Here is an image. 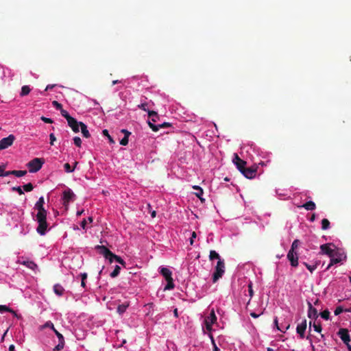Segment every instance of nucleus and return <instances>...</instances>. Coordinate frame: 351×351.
<instances>
[{
  "instance_id": "obj_11",
  "label": "nucleus",
  "mask_w": 351,
  "mask_h": 351,
  "mask_svg": "<svg viewBox=\"0 0 351 351\" xmlns=\"http://www.w3.org/2000/svg\"><path fill=\"white\" fill-rule=\"evenodd\" d=\"M245 178L248 179L254 178L256 175V170L253 168L244 167L242 171H240Z\"/></svg>"
},
{
  "instance_id": "obj_29",
  "label": "nucleus",
  "mask_w": 351,
  "mask_h": 351,
  "mask_svg": "<svg viewBox=\"0 0 351 351\" xmlns=\"http://www.w3.org/2000/svg\"><path fill=\"white\" fill-rule=\"evenodd\" d=\"M111 260H112V262L114 261H115L116 262L119 263V264H121L123 266L125 265V262L120 256H119L114 254H112V256L111 257Z\"/></svg>"
},
{
  "instance_id": "obj_1",
  "label": "nucleus",
  "mask_w": 351,
  "mask_h": 351,
  "mask_svg": "<svg viewBox=\"0 0 351 351\" xmlns=\"http://www.w3.org/2000/svg\"><path fill=\"white\" fill-rule=\"evenodd\" d=\"M47 211L38 212L36 214V221L38 226L36 228L37 232L40 235H45L48 227L47 222Z\"/></svg>"
},
{
  "instance_id": "obj_25",
  "label": "nucleus",
  "mask_w": 351,
  "mask_h": 351,
  "mask_svg": "<svg viewBox=\"0 0 351 351\" xmlns=\"http://www.w3.org/2000/svg\"><path fill=\"white\" fill-rule=\"evenodd\" d=\"M129 306V303L126 302L122 304H119L117 307V313L120 315L125 312L127 308Z\"/></svg>"
},
{
  "instance_id": "obj_43",
  "label": "nucleus",
  "mask_w": 351,
  "mask_h": 351,
  "mask_svg": "<svg viewBox=\"0 0 351 351\" xmlns=\"http://www.w3.org/2000/svg\"><path fill=\"white\" fill-rule=\"evenodd\" d=\"M313 326L315 331H316L317 332H322V326L320 324H316L315 322H314L313 324Z\"/></svg>"
},
{
  "instance_id": "obj_52",
  "label": "nucleus",
  "mask_w": 351,
  "mask_h": 351,
  "mask_svg": "<svg viewBox=\"0 0 351 351\" xmlns=\"http://www.w3.org/2000/svg\"><path fill=\"white\" fill-rule=\"evenodd\" d=\"M40 119L47 123H53V120L51 119L47 118L45 117H41Z\"/></svg>"
},
{
  "instance_id": "obj_51",
  "label": "nucleus",
  "mask_w": 351,
  "mask_h": 351,
  "mask_svg": "<svg viewBox=\"0 0 351 351\" xmlns=\"http://www.w3.org/2000/svg\"><path fill=\"white\" fill-rule=\"evenodd\" d=\"M147 106V103H143V104H141L139 105H138V108L147 112L148 110L146 108Z\"/></svg>"
},
{
  "instance_id": "obj_56",
  "label": "nucleus",
  "mask_w": 351,
  "mask_h": 351,
  "mask_svg": "<svg viewBox=\"0 0 351 351\" xmlns=\"http://www.w3.org/2000/svg\"><path fill=\"white\" fill-rule=\"evenodd\" d=\"M10 175H13V171H4V173L1 174V176H8Z\"/></svg>"
},
{
  "instance_id": "obj_6",
  "label": "nucleus",
  "mask_w": 351,
  "mask_h": 351,
  "mask_svg": "<svg viewBox=\"0 0 351 351\" xmlns=\"http://www.w3.org/2000/svg\"><path fill=\"white\" fill-rule=\"evenodd\" d=\"M75 197V195L71 189H67L64 191L62 193V201L63 205L67 206L71 201H73Z\"/></svg>"
},
{
  "instance_id": "obj_31",
  "label": "nucleus",
  "mask_w": 351,
  "mask_h": 351,
  "mask_svg": "<svg viewBox=\"0 0 351 351\" xmlns=\"http://www.w3.org/2000/svg\"><path fill=\"white\" fill-rule=\"evenodd\" d=\"M330 221L327 219H323L322 220V229L323 230H328L330 228Z\"/></svg>"
},
{
  "instance_id": "obj_4",
  "label": "nucleus",
  "mask_w": 351,
  "mask_h": 351,
  "mask_svg": "<svg viewBox=\"0 0 351 351\" xmlns=\"http://www.w3.org/2000/svg\"><path fill=\"white\" fill-rule=\"evenodd\" d=\"M45 160L43 158H35L33 160H30L27 163V167H29V171L31 173H36L38 171L43 167Z\"/></svg>"
},
{
  "instance_id": "obj_42",
  "label": "nucleus",
  "mask_w": 351,
  "mask_h": 351,
  "mask_svg": "<svg viewBox=\"0 0 351 351\" xmlns=\"http://www.w3.org/2000/svg\"><path fill=\"white\" fill-rule=\"evenodd\" d=\"M300 243V241L298 239H295L293 241L291 245V250L294 251L296 248H298Z\"/></svg>"
},
{
  "instance_id": "obj_61",
  "label": "nucleus",
  "mask_w": 351,
  "mask_h": 351,
  "mask_svg": "<svg viewBox=\"0 0 351 351\" xmlns=\"http://www.w3.org/2000/svg\"><path fill=\"white\" fill-rule=\"evenodd\" d=\"M158 119H159V116L158 115V118H155L154 117H153L152 118H151V121H149L152 122V123H154L157 122Z\"/></svg>"
},
{
  "instance_id": "obj_15",
  "label": "nucleus",
  "mask_w": 351,
  "mask_h": 351,
  "mask_svg": "<svg viewBox=\"0 0 351 351\" xmlns=\"http://www.w3.org/2000/svg\"><path fill=\"white\" fill-rule=\"evenodd\" d=\"M217 317L215 315L214 311H213L210 313V316L205 319V325L206 328L208 330H210L212 328V324L216 322Z\"/></svg>"
},
{
  "instance_id": "obj_36",
  "label": "nucleus",
  "mask_w": 351,
  "mask_h": 351,
  "mask_svg": "<svg viewBox=\"0 0 351 351\" xmlns=\"http://www.w3.org/2000/svg\"><path fill=\"white\" fill-rule=\"evenodd\" d=\"M60 114L62 117H64L66 121H68L69 119H70L72 117L69 114V112L64 110L62 108L60 110Z\"/></svg>"
},
{
  "instance_id": "obj_58",
  "label": "nucleus",
  "mask_w": 351,
  "mask_h": 351,
  "mask_svg": "<svg viewBox=\"0 0 351 351\" xmlns=\"http://www.w3.org/2000/svg\"><path fill=\"white\" fill-rule=\"evenodd\" d=\"M5 169V165L2 164L0 165V176H1V174L4 173Z\"/></svg>"
},
{
  "instance_id": "obj_26",
  "label": "nucleus",
  "mask_w": 351,
  "mask_h": 351,
  "mask_svg": "<svg viewBox=\"0 0 351 351\" xmlns=\"http://www.w3.org/2000/svg\"><path fill=\"white\" fill-rule=\"evenodd\" d=\"M0 312L1 313L10 312V313H12L14 316H17L16 313L14 310L8 307L5 305H0Z\"/></svg>"
},
{
  "instance_id": "obj_22",
  "label": "nucleus",
  "mask_w": 351,
  "mask_h": 351,
  "mask_svg": "<svg viewBox=\"0 0 351 351\" xmlns=\"http://www.w3.org/2000/svg\"><path fill=\"white\" fill-rule=\"evenodd\" d=\"M300 207L305 208L306 210H313L315 209V204L313 201H308Z\"/></svg>"
},
{
  "instance_id": "obj_48",
  "label": "nucleus",
  "mask_w": 351,
  "mask_h": 351,
  "mask_svg": "<svg viewBox=\"0 0 351 351\" xmlns=\"http://www.w3.org/2000/svg\"><path fill=\"white\" fill-rule=\"evenodd\" d=\"M52 105L53 107H55L57 110H60L62 108V106L61 104L58 102L57 101H52Z\"/></svg>"
},
{
  "instance_id": "obj_20",
  "label": "nucleus",
  "mask_w": 351,
  "mask_h": 351,
  "mask_svg": "<svg viewBox=\"0 0 351 351\" xmlns=\"http://www.w3.org/2000/svg\"><path fill=\"white\" fill-rule=\"evenodd\" d=\"M45 200L43 197H40L37 202L35 204L34 208L38 210V212H43L47 211L44 208Z\"/></svg>"
},
{
  "instance_id": "obj_53",
  "label": "nucleus",
  "mask_w": 351,
  "mask_h": 351,
  "mask_svg": "<svg viewBox=\"0 0 351 351\" xmlns=\"http://www.w3.org/2000/svg\"><path fill=\"white\" fill-rule=\"evenodd\" d=\"M49 139H50V144L51 145H53L54 141H56V138L55 135L53 133L49 134Z\"/></svg>"
},
{
  "instance_id": "obj_49",
  "label": "nucleus",
  "mask_w": 351,
  "mask_h": 351,
  "mask_svg": "<svg viewBox=\"0 0 351 351\" xmlns=\"http://www.w3.org/2000/svg\"><path fill=\"white\" fill-rule=\"evenodd\" d=\"M128 138L129 136H124L121 141L120 144L121 145H127L128 144Z\"/></svg>"
},
{
  "instance_id": "obj_46",
  "label": "nucleus",
  "mask_w": 351,
  "mask_h": 351,
  "mask_svg": "<svg viewBox=\"0 0 351 351\" xmlns=\"http://www.w3.org/2000/svg\"><path fill=\"white\" fill-rule=\"evenodd\" d=\"M12 190L13 191H16L19 195H23L24 193L21 186H14Z\"/></svg>"
},
{
  "instance_id": "obj_33",
  "label": "nucleus",
  "mask_w": 351,
  "mask_h": 351,
  "mask_svg": "<svg viewBox=\"0 0 351 351\" xmlns=\"http://www.w3.org/2000/svg\"><path fill=\"white\" fill-rule=\"evenodd\" d=\"M121 267L119 265H116L114 270L110 273V276L111 278L117 277L120 273Z\"/></svg>"
},
{
  "instance_id": "obj_30",
  "label": "nucleus",
  "mask_w": 351,
  "mask_h": 351,
  "mask_svg": "<svg viewBox=\"0 0 351 351\" xmlns=\"http://www.w3.org/2000/svg\"><path fill=\"white\" fill-rule=\"evenodd\" d=\"M209 259L210 261H213V259H218V261H219V259L221 258H220L219 254L216 251L210 250L209 254Z\"/></svg>"
},
{
  "instance_id": "obj_28",
  "label": "nucleus",
  "mask_w": 351,
  "mask_h": 351,
  "mask_svg": "<svg viewBox=\"0 0 351 351\" xmlns=\"http://www.w3.org/2000/svg\"><path fill=\"white\" fill-rule=\"evenodd\" d=\"M111 260H112V262L114 261H115L116 262L119 263V264H121L123 266L125 265V262L120 256H119L114 254H112V256L111 257Z\"/></svg>"
},
{
  "instance_id": "obj_16",
  "label": "nucleus",
  "mask_w": 351,
  "mask_h": 351,
  "mask_svg": "<svg viewBox=\"0 0 351 351\" xmlns=\"http://www.w3.org/2000/svg\"><path fill=\"white\" fill-rule=\"evenodd\" d=\"M306 329V320L304 319L302 322L297 326L296 331L299 334L300 338L304 337V332Z\"/></svg>"
},
{
  "instance_id": "obj_18",
  "label": "nucleus",
  "mask_w": 351,
  "mask_h": 351,
  "mask_svg": "<svg viewBox=\"0 0 351 351\" xmlns=\"http://www.w3.org/2000/svg\"><path fill=\"white\" fill-rule=\"evenodd\" d=\"M308 317L310 319H316L318 317V313H317V309L315 308H314L313 306V305L311 304V303H310V302L308 303Z\"/></svg>"
},
{
  "instance_id": "obj_3",
  "label": "nucleus",
  "mask_w": 351,
  "mask_h": 351,
  "mask_svg": "<svg viewBox=\"0 0 351 351\" xmlns=\"http://www.w3.org/2000/svg\"><path fill=\"white\" fill-rule=\"evenodd\" d=\"M160 273L161 275L164 276L167 283L165 287V290H171L174 288L173 280L172 278V272L166 267L160 268Z\"/></svg>"
},
{
  "instance_id": "obj_55",
  "label": "nucleus",
  "mask_w": 351,
  "mask_h": 351,
  "mask_svg": "<svg viewBox=\"0 0 351 351\" xmlns=\"http://www.w3.org/2000/svg\"><path fill=\"white\" fill-rule=\"evenodd\" d=\"M121 132L124 134V136H130V135L131 134V132L125 129L121 130Z\"/></svg>"
},
{
  "instance_id": "obj_13",
  "label": "nucleus",
  "mask_w": 351,
  "mask_h": 351,
  "mask_svg": "<svg viewBox=\"0 0 351 351\" xmlns=\"http://www.w3.org/2000/svg\"><path fill=\"white\" fill-rule=\"evenodd\" d=\"M331 243H326L323 244L320 246L321 252L324 254L328 255L330 258L334 256V251L332 250L330 246Z\"/></svg>"
},
{
  "instance_id": "obj_9",
  "label": "nucleus",
  "mask_w": 351,
  "mask_h": 351,
  "mask_svg": "<svg viewBox=\"0 0 351 351\" xmlns=\"http://www.w3.org/2000/svg\"><path fill=\"white\" fill-rule=\"evenodd\" d=\"M53 331L56 335L57 337L58 338V341H59L58 344L56 346H55V348H53V351H60L62 349H63V348L64 346V337L56 328Z\"/></svg>"
},
{
  "instance_id": "obj_23",
  "label": "nucleus",
  "mask_w": 351,
  "mask_h": 351,
  "mask_svg": "<svg viewBox=\"0 0 351 351\" xmlns=\"http://www.w3.org/2000/svg\"><path fill=\"white\" fill-rule=\"evenodd\" d=\"M80 128H81L82 134H83L84 137L89 138L90 136V134L87 129L86 125H85L84 123H81Z\"/></svg>"
},
{
  "instance_id": "obj_38",
  "label": "nucleus",
  "mask_w": 351,
  "mask_h": 351,
  "mask_svg": "<svg viewBox=\"0 0 351 351\" xmlns=\"http://www.w3.org/2000/svg\"><path fill=\"white\" fill-rule=\"evenodd\" d=\"M23 190L26 192L32 191L34 189V186L32 183H28L23 186Z\"/></svg>"
},
{
  "instance_id": "obj_5",
  "label": "nucleus",
  "mask_w": 351,
  "mask_h": 351,
  "mask_svg": "<svg viewBox=\"0 0 351 351\" xmlns=\"http://www.w3.org/2000/svg\"><path fill=\"white\" fill-rule=\"evenodd\" d=\"M337 335L342 340V341L346 345L348 349H350V336L349 331L347 328H340L337 332Z\"/></svg>"
},
{
  "instance_id": "obj_45",
  "label": "nucleus",
  "mask_w": 351,
  "mask_h": 351,
  "mask_svg": "<svg viewBox=\"0 0 351 351\" xmlns=\"http://www.w3.org/2000/svg\"><path fill=\"white\" fill-rule=\"evenodd\" d=\"M304 265L306 266V267L312 273L316 268H317V264L314 265H308L306 263H304Z\"/></svg>"
},
{
  "instance_id": "obj_62",
  "label": "nucleus",
  "mask_w": 351,
  "mask_h": 351,
  "mask_svg": "<svg viewBox=\"0 0 351 351\" xmlns=\"http://www.w3.org/2000/svg\"><path fill=\"white\" fill-rule=\"evenodd\" d=\"M261 314H263V312H262V313H261L260 314H256V313H254V312H253V313H250V315H251L252 317H254V318H256V317H258L260 315H261Z\"/></svg>"
},
{
  "instance_id": "obj_39",
  "label": "nucleus",
  "mask_w": 351,
  "mask_h": 351,
  "mask_svg": "<svg viewBox=\"0 0 351 351\" xmlns=\"http://www.w3.org/2000/svg\"><path fill=\"white\" fill-rule=\"evenodd\" d=\"M341 261L342 259L341 257L334 258V256H332L330 258V265L339 263L341 262Z\"/></svg>"
},
{
  "instance_id": "obj_41",
  "label": "nucleus",
  "mask_w": 351,
  "mask_h": 351,
  "mask_svg": "<svg viewBox=\"0 0 351 351\" xmlns=\"http://www.w3.org/2000/svg\"><path fill=\"white\" fill-rule=\"evenodd\" d=\"M73 142H74V144L77 146V147H81V145H82V140L81 138L79 137V136H75L73 138Z\"/></svg>"
},
{
  "instance_id": "obj_44",
  "label": "nucleus",
  "mask_w": 351,
  "mask_h": 351,
  "mask_svg": "<svg viewBox=\"0 0 351 351\" xmlns=\"http://www.w3.org/2000/svg\"><path fill=\"white\" fill-rule=\"evenodd\" d=\"M64 168L66 172L71 173L74 171V168H71V165L69 163H65L64 165Z\"/></svg>"
},
{
  "instance_id": "obj_63",
  "label": "nucleus",
  "mask_w": 351,
  "mask_h": 351,
  "mask_svg": "<svg viewBox=\"0 0 351 351\" xmlns=\"http://www.w3.org/2000/svg\"><path fill=\"white\" fill-rule=\"evenodd\" d=\"M212 341L214 345L213 351H219L220 350H219V348H217V346L215 343L213 339H212Z\"/></svg>"
},
{
  "instance_id": "obj_2",
  "label": "nucleus",
  "mask_w": 351,
  "mask_h": 351,
  "mask_svg": "<svg viewBox=\"0 0 351 351\" xmlns=\"http://www.w3.org/2000/svg\"><path fill=\"white\" fill-rule=\"evenodd\" d=\"M225 273V263L223 259H219L217 261V265L215 267V271L213 274V282L215 283L219 278H221Z\"/></svg>"
},
{
  "instance_id": "obj_64",
  "label": "nucleus",
  "mask_w": 351,
  "mask_h": 351,
  "mask_svg": "<svg viewBox=\"0 0 351 351\" xmlns=\"http://www.w3.org/2000/svg\"><path fill=\"white\" fill-rule=\"evenodd\" d=\"M9 351H15V347L14 345H10L9 346Z\"/></svg>"
},
{
  "instance_id": "obj_32",
  "label": "nucleus",
  "mask_w": 351,
  "mask_h": 351,
  "mask_svg": "<svg viewBox=\"0 0 351 351\" xmlns=\"http://www.w3.org/2000/svg\"><path fill=\"white\" fill-rule=\"evenodd\" d=\"M274 323H275V324H276V327H277L278 330H279L280 331L283 332H285V331H286V330L289 328V324H287V325H286V326H282H282L280 327V326H278V320H277V319H276V318L274 319Z\"/></svg>"
},
{
  "instance_id": "obj_17",
  "label": "nucleus",
  "mask_w": 351,
  "mask_h": 351,
  "mask_svg": "<svg viewBox=\"0 0 351 351\" xmlns=\"http://www.w3.org/2000/svg\"><path fill=\"white\" fill-rule=\"evenodd\" d=\"M148 125L154 132H157L160 128H168L171 126V124L167 122H164L161 124L155 125L150 121H148Z\"/></svg>"
},
{
  "instance_id": "obj_24",
  "label": "nucleus",
  "mask_w": 351,
  "mask_h": 351,
  "mask_svg": "<svg viewBox=\"0 0 351 351\" xmlns=\"http://www.w3.org/2000/svg\"><path fill=\"white\" fill-rule=\"evenodd\" d=\"M193 188L197 191V192L195 193V195L199 198V199L203 202L204 199L202 198V195H203V189L199 186H193Z\"/></svg>"
},
{
  "instance_id": "obj_34",
  "label": "nucleus",
  "mask_w": 351,
  "mask_h": 351,
  "mask_svg": "<svg viewBox=\"0 0 351 351\" xmlns=\"http://www.w3.org/2000/svg\"><path fill=\"white\" fill-rule=\"evenodd\" d=\"M27 171L25 170H13V175L16 177H22L26 175Z\"/></svg>"
},
{
  "instance_id": "obj_60",
  "label": "nucleus",
  "mask_w": 351,
  "mask_h": 351,
  "mask_svg": "<svg viewBox=\"0 0 351 351\" xmlns=\"http://www.w3.org/2000/svg\"><path fill=\"white\" fill-rule=\"evenodd\" d=\"M56 86V84H49L47 86L46 88H45V90H51L52 88H53L54 87Z\"/></svg>"
},
{
  "instance_id": "obj_8",
  "label": "nucleus",
  "mask_w": 351,
  "mask_h": 351,
  "mask_svg": "<svg viewBox=\"0 0 351 351\" xmlns=\"http://www.w3.org/2000/svg\"><path fill=\"white\" fill-rule=\"evenodd\" d=\"M15 140V136L13 134H10L8 137L3 138L0 141V150L8 148L11 146L14 141Z\"/></svg>"
},
{
  "instance_id": "obj_35",
  "label": "nucleus",
  "mask_w": 351,
  "mask_h": 351,
  "mask_svg": "<svg viewBox=\"0 0 351 351\" xmlns=\"http://www.w3.org/2000/svg\"><path fill=\"white\" fill-rule=\"evenodd\" d=\"M343 311H344L343 308L341 306H338L336 307L334 313H335V315H339V314H341ZM345 311L351 312V310L346 309Z\"/></svg>"
},
{
  "instance_id": "obj_27",
  "label": "nucleus",
  "mask_w": 351,
  "mask_h": 351,
  "mask_svg": "<svg viewBox=\"0 0 351 351\" xmlns=\"http://www.w3.org/2000/svg\"><path fill=\"white\" fill-rule=\"evenodd\" d=\"M31 91V88L29 86L25 85L22 86L21 91L20 93L21 97H24L27 95Z\"/></svg>"
},
{
  "instance_id": "obj_40",
  "label": "nucleus",
  "mask_w": 351,
  "mask_h": 351,
  "mask_svg": "<svg viewBox=\"0 0 351 351\" xmlns=\"http://www.w3.org/2000/svg\"><path fill=\"white\" fill-rule=\"evenodd\" d=\"M103 134L106 136H107V138H108L109 140V142L111 144H114V141L112 139V138L110 136V135L108 133V131L107 130H104L103 132H102Z\"/></svg>"
},
{
  "instance_id": "obj_7",
  "label": "nucleus",
  "mask_w": 351,
  "mask_h": 351,
  "mask_svg": "<svg viewBox=\"0 0 351 351\" xmlns=\"http://www.w3.org/2000/svg\"><path fill=\"white\" fill-rule=\"evenodd\" d=\"M95 249L98 251L100 254H102L110 263H112L111 257L113 253L104 245H97Z\"/></svg>"
},
{
  "instance_id": "obj_21",
  "label": "nucleus",
  "mask_w": 351,
  "mask_h": 351,
  "mask_svg": "<svg viewBox=\"0 0 351 351\" xmlns=\"http://www.w3.org/2000/svg\"><path fill=\"white\" fill-rule=\"evenodd\" d=\"M53 291L57 295L61 296L63 295V293L64 292V289L63 288V287L62 285H60L59 284H56L53 286Z\"/></svg>"
},
{
  "instance_id": "obj_57",
  "label": "nucleus",
  "mask_w": 351,
  "mask_h": 351,
  "mask_svg": "<svg viewBox=\"0 0 351 351\" xmlns=\"http://www.w3.org/2000/svg\"><path fill=\"white\" fill-rule=\"evenodd\" d=\"M86 224H87V221L86 219H84L82 222H81V227L83 228V229H86Z\"/></svg>"
},
{
  "instance_id": "obj_12",
  "label": "nucleus",
  "mask_w": 351,
  "mask_h": 351,
  "mask_svg": "<svg viewBox=\"0 0 351 351\" xmlns=\"http://www.w3.org/2000/svg\"><path fill=\"white\" fill-rule=\"evenodd\" d=\"M287 258L290 261L291 266L296 267L298 265V256L294 251L291 250L289 251Z\"/></svg>"
},
{
  "instance_id": "obj_59",
  "label": "nucleus",
  "mask_w": 351,
  "mask_h": 351,
  "mask_svg": "<svg viewBox=\"0 0 351 351\" xmlns=\"http://www.w3.org/2000/svg\"><path fill=\"white\" fill-rule=\"evenodd\" d=\"M80 276L82 278V280H85L86 281L88 275H87L86 273H82V274H80Z\"/></svg>"
},
{
  "instance_id": "obj_50",
  "label": "nucleus",
  "mask_w": 351,
  "mask_h": 351,
  "mask_svg": "<svg viewBox=\"0 0 351 351\" xmlns=\"http://www.w3.org/2000/svg\"><path fill=\"white\" fill-rule=\"evenodd\" d=\"M44 328H50L53 330L55 329L53 324L50 321L47 322L45 325L43 326Z\"/></svg>"
},
{
  "instance_id": "obj_54",
  "label": "nucleus",
  "mask_w": 351,
  "mask_h": 351,
  "mask_svg": "<svg viewBox=\"0 0 351 351\" xmlns=\"http://www.w3.org/2000/svg\"><path fill=\"white\" fill-rule=\"evenodd\" d=\"M197 237V234H196V232H193L192 234H191V239H190V243L191 245H193V241H194V239H195Z\"/></svg>"
},
{
  "instance_id": "obj_47",
  "label": "nucleus",
  "mask_w": 351,
  "mask_h": 351,
  "mask_svg": "<svg viewBox=\"0 0 351 351\" xmlns=\"http://www.w3.org/2000/svg\"><path fill=\"white\" fill-rule=\"evenodd\" d=\"M148 116L149 118H152L154 117L155 118H158V113L154 110H147Z\"/></svg>"
},
{
  "instance_id": "obj_19",
  "label": "nucleus",
  "mask_w": 351,
  "mask_h": 351,
  "mask_svg": "<svg viewBox=\"0 0 351 351\" xmlns=\"http://www.w3.org/2000/svg\"><path fill=\"white\" fill-rule=\"evenodd\" d=\"M18 262L20 264H22V265L26 266L27 267L29 268L30 269H32L33 271H35L38 268L37 265L34 261H29V260L21 261V260H19Z\"/></svg>"
},
{
  "instance_id": "obj_37",
  "label": "nucleus",
  "mask_w": 351,
  "mask_h": 351,
  "mask_svg": "<svg viewBox=\"0 0 351 351\" xmlns=\"http://www.w3.org/2000/svg\"><path fill=\"white\" fill-rule=\"evenodd\" d=\"M320 315L323 319L328 320L330 317V312L328 310H324L320 313Z\"/></svg>"
},
{
  "instance_id": "obj_14",
  "label": "nucleus",
  "mask_w": 351,
  "mask_h": 351,
  "mask_svg": "<svg viewBox=\"0 0 351 351\" xmlns=\"http://www.w3.org/2000/svg\"><path fill=\"white\" fill-rule=\"evenodd\" d=\"M68 122V125H69V127L72 129V130L77 133L80 131V123L82 122H78L75 118L73 117H71L70 119H69L67 121Z\"/></svg>"
},
{
  "instance_id": "obj_10",
  "label": "nucleus",
  "mask_w": 351,
  "mask_h": 351,
  "mask_svg": "<svg viewBox=\"0 0 351 351\" xmlns=\"http://www.w3.org/2000/svg\"><path fill=\"white\" fill-rule=\"evenodd\" d=\"M232 161L234 164L237 166L239 171H242V169L245 167L247 164L245 161L239 158L237 154H234Z\"/></svg>"
}]
</instances>
